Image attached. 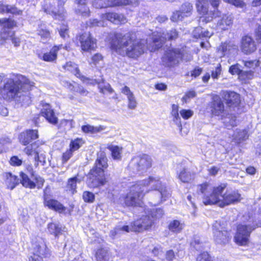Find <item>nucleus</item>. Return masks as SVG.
Segmentation results:
<instances>
[{
	"mask_svg": "<svg viewBox=\"0 0 261 261\" xmlns=\"http://www.w3.org/2000/svg\"><path fill=\"white\" fill-rule=\"evenodd\" d=\"M196 261H212L211 256L207 252H204L199 254L197 257Z\"/></svg>",
	"mask_w": 261,
	"mask_h": 261,
	"instance_id": "052dcab7",
	"label": "nucleus"
},
{
	"mask_svg": "<svg viewBox=\"0 0 261 261\" xmlns=\"http://www.w3.org/2000/svg\"><path fill=\"white\" fill-rule=\"evenodd\" d=\"M107 162L108 159L104 152L98 153L94 165L89 172L90 187L97 188L106 184L107 181L105 175V170L108 166Z\"/></svg>",
	"mask_w": 261,
	"mask_h": 261,
	"instance_id": "7ed1b4c3",
	"label": "nucleus"
},
{
	"mask_svg": "<svg viewBox=\"0 0 261 261\" xmlns=\"http://www.w3.org/2000/svg\"><path fill=\"white\" fill-rule=\"evenodd\" d=\"M110 1L111 0H94L93 2V6L96 8L111 7Z\"/></svg>",
	"mask_w": 261,
	"mask_h": 261,
	"instance_id": "de8ad7c7",
	"label": "nucleus"
},
{
	"mask_svg": "<svg viewBox=\"0 0 261 261\" xmlns=\"http://www.w3.org/2000/svg\"><path fill=\"white\" fill-rule=\"evenodd\" d=\"M221 74V66L219 64L217 67H216L215 70L212 72V77L214 80L218 79L220 74Z\"/></svg>",
	"mask_w": 261,
	"mask_h": 261,
	"instance_id": "680f3d73",
	"label": "nucleus"
},
{
	"mask_svg": "<svg viewBox=\"0 0 261 261\" xmlns=\"http://www.w3.org/2000/svg\"><path fill=\"white\" fill-rule=\"evenodd\" d=\"M82 180V179L79 177V175L68 179L66 186L67 190L74 194L76 192L77 183H80Z\"/></svg>",
	"mask_w": 261,
	"mask_h": 261,
	"instance_id": "7c9ffc66",
	"label": "nucleus"
},
{
	"mask_svg": "<svg viewBox=\"0 0 261 261\" xmlns=\"http://www.w3.org/2000/svg\"><path fill=\"white\" fill-rule=\"evenodd\" d=\"M66 0H58L59 9L57 10L53 5L46 6L44 7V11L49 14L51 15L55 19L63 20L65 17V12L62 8Z\"/></svg>",
	"mask_w": 261,
	"mask_h": 261,
	"instance_id": "dca6fc26",
	"label": "nucleus"
},
{
	"mask_svg": "<svg viewBox=\"0 0 261 261\" xmlns=\"http://www.w3.org/2000/svg\"><path fill=\"white\" fill-rule=\"evenodd\" d=\"M178 32L175 29H172L166 34L161 33H154L151 39L152 40V50H156L162 47L163 43L166 40L175 39L178 37Z\"/></svg>",
	"mask_w": 261,
	"mask_h": 261,
	"instance_id": "9d476101",
	"label": "nucleus"
},
{
	"mask_svg": "<svg viewBox=\"0 0 261 261\" xmlns=\"http://www.w3.org/2000/svg\"><path fill=\"white\" fill-rule=\"evenodd\" d=\"M62 47V45H55L48 53H44L42 56L38 54V57L46 62H54L57 58V53Z\"/></svg>",
	"mask_w": 261,
	"mask_h": 261,
	"instance_id": "5701e85b",
	"label": "nucleus"
},
{
	"mask_svg": "<svg viewBox=\"0 0 261 261\" xmlns=\"http://www.w3.org/2000/svg\"><path fill=\"white\" fill-rule=\"evenodd\" d=\"M145 213L150 216L151 219H153V221L155 219L161 218L164 215V212L161 208H152L150 210H146Z\"/></svg>",
	"mask_w": 261,
	"mask_h": 261,
	"instance_id": "e433bc0d",
	"label": "nucleus"
},
{
	"mask_svg": "<svg viewBox=\"0 0 261 261\" xmlns=\"http://www.w3.org/2000/svg\"><path fill=\"white\" fill-rule=\"evenodd\" d=\"M180 114L184 119H188L193 115L194 112L191 110L182 109L180 111Z\"/></svg>",
	"mask_w": 261,
	"mask_h": 261,
	"instance_id": "6e6d98bb",
	"label": "nucleus"
},
{
	"mask_svg": "<svg viewBox=\"0 0 261 261\" xmlns=\"http://www.w3.org/2000/svg\"><path fill=\"white\" fill-rule=\"evenodd\" d=\"M192 4L189 3H185L181 5L179 11L184 17H188L192 14Z\"/></svg>",
	"mask_w": 261,
	"mask_h": 261,
	"instance_id": "c03bdc74",
	"label": "nucleus"
},
{
	"mask_svg": "<svg viewBox=\"0 0 261 261\" xmlns=\"http://www.w3.org/2000/svg\"><path fill=\"white\" fill-rule=\"evenodd\" d=\"M184 227V224L178 220H173L169 224V229L174 232H179Z\"/></svg>",
	"mask_w": 261,
	"mask_h": 261,
	"instance_id": "37998d69",
	"label": "nucleus"
},
{
	"mask_svg": "<svg viewBox=\"0 0 261 261\" xmlns=\"http://www.w3.org/2000/svg\"><path fill=\"white\" fill-rule=\"evenodd\" d=\"M59 32L62 38L65 39L66 37H68V29L67 25L64 24L61 26Z\"/></svg>",
	"mask_w": 261,
	"mask_h": 261,
	"instance_id": "bf43d9fd",
	"label": "nucleus"
},
{
	"mask_svg": "<svg viewBox=\"0 0 261 261\" xmlns=\"http://www.w3.org/2000/svg\"><path fill=\"white\" fill-rule=\"evenodd\" d=\"M226 188L225 185H221L214 188L210 194L205 195L203 197V202L205 205L218 204L220 206L221 196Z\"/></svg>",
	"mask_w": 261,
	"mask_h": 261,
	"instance_id": "4468645a",
	"label": "nucleus"
},
{
	"mask_svg": "<svg viewBox=\"0 0 261 261\" xmlns=\"http://www.w3.org/2000/svg\"><path fill=\"white\" fill-rule=\"evenodd\" d=\"M111 47L119 54L132 58H137L144 54L147 49L151 51L152 48L148 46L147 40L134 39L129 33L124 35L121 33L115 34L111 42Z\"/></svg>",
	"mask_w": 261,
	"mask_h": 261,
	"instance_id": "f257e3e1",
	"label": "nucleus"
},
{
	"mask_svg": "<svg viewBox=\"0 0 261 261\" xmlns=\"http://www.w3.org/2000/svg\"><path fill=\"white\" fill-rule=\"evenodd\" d=\"M210 189V186L207 182L204 183L201 185H199L197 186V192H200L201 193L203 194L204 195L203 196H205V194L208 195V194H207V192L208 190Z\"/></svg>",
	"mask_w": 261,
	"mask_h": 261,
	"instance_id": "5fc2aeb1",
	"label": "nucleus"
},
{
	"mask_svg": "<svg viewBox=\"0 0 261 261\" xmlns=\"http://www.w3.org/2000/svg\"><path fill=\"white\" fill-rule=\"evenodd\" d=\"M243 62L244 66L248 68H252L254 66L257 67L259 66L260 64V61L259 60L243 61Z\"/></svg>",
	"mask_w": 261,
	"mask_h": 261,
	"instance_id": "e2e57ef3",
	"label": "nucleus"
},
{
	"mask_svg": "<svg viewBox=\"0 0 261 261\" xmlns=\"http://www.w3.org/2000/svg\"><path fill=\"white\" fill-rule=\"evenodd\" d=\"M20 176L21 177L20 182L24 187L30 188H34L36 187L35 184L31 180L28 175L21 172Z\"/></svg>",
	"mask_w": 261,
	"mask_h": 261,
	"instance_id": "ea45409f",
	"label": "nucleus"
},
{
	"mask_svg": "<svg viewBox=\"0 0 261 261\" xmlns=\"http://www.w3.org/2000/svg\"><path fill=\"white\" fill-rule=\"evenodd\" d=\"M241 195L236 191L226 192L221 196L220 206L224 207L226 205L233 204L240 200Z\"/></svg>",
	"mask_w": 261,
	"mask_h": 261,
	"instance_id": "f3484780",
	"label": "nucleus"
},
{
	"mask_svg": "<svg viewBox=\"0 0 261 261\" xmlns=\"http://www.w3.org/2000/svg\"><path fill=\"white\" fill-rule=\"evenodd\" d=\"M241 49L246 54L254 52L256 49L255 42L250 37L244 36L242 39Z\"/></svg>",
	"mask_w": 261,
	"mask_h": 261,
	"instance_id": "6ab92c4d",
	"label": "nucleus"
},
{
	"mask_svg": "<svg viewBox=\"0 0 261 261\" xmlns=\"http://www.w3.org/2000/svg\"><path fill=\"white\" fill-rule=\"evenodd\" d=\"M41 114L50 123L57 124L58 118L56 116L54 110L51 109L50 105L45 103L43 105L41 111Z\"/></svg>",
	"mask_w": 261,
	"mask_h": 261,
	"instance_id": "a211bd4d",
	"label": "nucleus"
},
{
	"mask_svg": "<svg viewBox=\"0 0 261 261\" xmlns=\"http://www.w3.org/2000/svg\"><path fill=\"white\" fill-rule=\"evenodd\" d=\"M248 137V133L246 130H239L238 132L235 136L234 139L237 141L240 142L245 140Z\"/></svg>",
	"mask_w": 261,
	"mask_h": 261,
	"instance_id": "8fccbe9b",
	"label": "nucleus"
},
{
	"mask_svg": "<svg viewBox=\"0 0 261 261\" xmlns=\"http://www.w3.org/2000/svg\"><path fill=\"white\" fill-rule=\"evenodd\" d=\"M225 2L231 4L233 5L239 7H243L244 6V3L241 0H224Z\"/></svg>",
	"mask_w": 261,
	"mask_h": 261,
	"instance_id": "69168bd1",
	"label": "nucleus"
},
{
	"mask_svg": "<svg viewBox=\"0 0 261 261\" xmlns=\"http://www.w3.org/2000/svg\"><path fill=\"white\" fill-rule=\"evenodd\" d=\"M153 223V220L151 219L150 216L148 215V214H146L132 223L130 227L127 225H124L116 228L115 232V233H119L120 231L141 232L151 228Z\"/></svg>",
	"mask_w": 261,
	"mask_h": 261,
	"instance_id": "423d86ee",
	"label": "nucleus"
},
{
	"mask_svg": "<svg viewBox=\"0 0 261 261\" xmlns=\"http://www.w3.org/2000/svg\"><path fill=\"white\" fill-rule=\"evenodd\" d=\"M253 72L251 71H243L241 74L240 79L245 80L246 79H251L253 77Z\"/></svg>",
	"mask_w": 261,
	"mask_h": 261,
	"instance_id": "0e129e2a",
	"label": "nucleus"
},
{
	"mask_svg": "<svg viewBox=\"0 0 261 261\" xmlns=\"http://www.w3.org/2000/svg\"><path fill=\"white\" fill-rule=\"evenodd\" d=\"M152 160L150 156L143 154L133 158L128 165L129 169L137 173L146 170L151 166Z\"/></svg>",
	"mask_w": 261,
	"mask_h": 261,
	"instance_id": "6e6552de",
	"label": "nucleus"
},
{
	"mask_svg": "<svg viewBox=\"0 0 261 261\" xmlns=\"http://www.w3.org/2000/svg\"><path fill=\"white\" fill-rule=\"evenodd\" d=\"M236 46L230 44L223 43L217 48V56L220 58H222L226 55L230 54L233 51H236Z\"/></svg>",
	"mask_w": 261,
	"mask_h": 261,
	"instance_id": "a878e982",
	"label": "nucleus"
},
{
	"mask_svg": "<svg viewBox=\"0 0 261 261\" xmlns=\"http://www.w3.org/2000/svg\"><path fill=\"white\" fill-rule=\"evenodd\" d=\"M171 115L173 117V122L178 126L179 130L181 131L182 129V126L180 118L179 116L178 106L177 105L173 104L172 105Z\"/></svg>",
	"mask_w": 261,
	"mask_h": 261,
	"instance_id": "2f4dec72",
	"label": "nucleus"
},
{
	"mask_svg": "<svg viewBox=\"0 0 261 261\" xmlns=\"http://www.w3.org/2000/svg\"><path fill=\"white\" fill-rule=\"evenodd\" d=\"M233 21V17L231 14H223L221 18L218 21L217 27L222 30H228Z\"/></svg>",
	"mask_w": 261,
	"mask_h": 261,
	"instance_id": "b1692460",
	"label": "nucleus"
},
{
	"mask_svg": "<svg viewBox=\"0 0 261 261\" xmlns=\"http://www.w3.org/2000/svg\"><path fill=\"white\" fill-rule=\"evenodd\" d=\"M195 172L189 168H184L178 173V178L182 182L190 183L195 177Z\"/></svg>",
	"mask_w": 261,
	"mask_h": 261,
	"instance_id": "412c9836",
	"label": "nucleus"
},
{
	"mask_svg": "<svg viewBox=\"0 0 261 261\" xmlns=\"http://www.w3.org/2000/svg\"><path fill=\"white\" fill-rule=\"evenodd\" d=\"M97 261H113L112 257L105 249L98 250L96 254Z\"/></svg>",
	"mask_w": 261,
	"mask_h": 261,
	"instance_id": "c9c22d12",
	"label": "nucleus"
},
{
	"mask_svg": "<svg viewBox=\"0 0 261 261\" xmlns=\"http://www.w3.org/2000/svg\"><path fill=\"white\" fill-rule=\"evenodd\" d=\"M82 49L89 51L96 47V39L93 38L89 32L85 33L79 36Z\"/></svg>",
	"mask_w": 261,
	"mask_h": 261,
	"instance_id": "2eb2a0df",
	"label": "nucleus"
},
{
	"mask_svg": "<svg viewBox=\"0 0 261 261\" xmlns=\"http://www.w3.org/2000/svg\"><path fill=\"white\" fill-rule=\"evenodd\" d=\"M24 152L29 155L34 154L35 160L37 161H40L39 160V154L41 152V148L39 146L38 143L35 142L28 146L24 148Z\"/></svg>",
	"mask_w": 261,
	"mask_h": 261,
	"instance_id": "cd10ccee",
	"label": "nucleus"
},
{
	"mask_svg": "<svg viewBox=\"0 0 261 261\" xmlns=\"http://www.w3.org/2000/svg\"><path fill=\"white\" fill-rule=\"evenodd\" d=\"M184 57V50L178 48L169 49L166 51L162 57V63L167 67H172L179 63Z\"/></svg>",
	"mask_w": 261,
	"mask_h": 261,
	"instance_id": "9b49d317",
	"label": "nucleus"
},
{
	"mask_svg": "<svg viewBox=\"0 0 261 261\" xmlns=\"http://www.w3.org/2000/svg\"><path fill=\"white\" fill-rule=\"evenodd\" d=\"M63 68L73 73L77 77H80L81 75L77 65L74 62L71 61L68 62L65 65H63Z\"/></svg>",
	"mask_w": 261,
	"mask_h": 261,
	"instance_id": "f704fd0d",
	"label": "nucleus"
},
{
	"mask_svg": "<svg viewBox=\"0 0 261 261\" xmlns=\"http://www.w3.org/2000/svg\"><path fill=\"white\" fill-rule=\"evenodd\" d=\"M225 98L227 102L231 105H236L240 102V96L234 92H227L225 95Z\"/></svg>",
	"mask_w": 261,
	"mask_h": 261,
	"instance_id": "473e14b6",
	"label": "nucleus"
},
{
	"mask_svg": "<svg viewBox=\"0 0 261 261\" xmlns=\"http://www.w3.org/2000/svg\"><path fill=\"white\" fill-rule=\"evenodd\" d=\"M131 3L130 0H111V7L122 6L129 5Z\"/></svg>",
	"mask_w": 261,
	"mask_h": 261,
	"instance_id": "864d4df0",
	"label": "nucleus"
},
{
	"mask_svg": "<svg viewBox=\"0 0 261 261\" xmlns=\"http://www.w3.org/2000/svg\"><path fill=\"white\" fill-rule=\"evenodd\" d=\"M184 17L180 11H176L173 13L170 19L172 21L177 22L179 20H181Z\"/></svg>",
	"mask_w": 261,
	"mask_h": 261,
	"instance_id": "13d9d810",
	"label": "nucleus"
},
{
	"mask_svg": "<svg viewBox=\"0 0 261 261\" xmlns=\"http://www.w3.org/2000/svg\"><path fill=\"white\" fill-rule=\"evenodd\" d=\"M38 138V132L37 130H28L25 132L21 133L19 137L20 143L23 145H27L32 140Z\"/></svg>",
	"mask_w": 261,
	"mask_h": 261,
	"instance_id": "aec40b11",
	"label": "nucleus"
},
{
	"mask_svg": "<svg viewBox=\"0 0 261 261\" xmlns=\"http://www.w3.org/2000/svg\"><path fill=\"white\" fill-rule=\"evenodd\" d=\"M223 122L225 127L228 129H230L232 127L237 125V119L234 116L228 115L223 119Z\"/></svg>",
	"mask_w": 261,
	"mask_h": 261,
	"instance_id": "58836bf2",
	"label": "nucleus"
},
{
	"mask_svg": "<svg viewBox=\"0 0 261 261\" xmlns=\"http://www.w3.org/2000/svg\"><path fill=\"white\" fill-rule=\"evenodd\" d=\"M121 92L127 97L128 108L130 109H135L137 107V102L133 93L130 91V89L127 86H124L122 88Z\"/></svg>",
	"mask_w": 261,
	"mask_h": 261,
	"instance_id": "bb28decb",
	"label": "nucleus"
},
{
	"mask_svg": "<svg viewBox=\"0 0 261 261\" xmlns=\"http://www.w3.org/2000/svg\"><path fill=\"white\" fill-rule=\"evenodd\" d=\"M108 148L111 151L112 156L114 160H119L121 158L122 148L118 146L111 145Z\"/></svg>",
	"mask_w": 261,
	"mask_h": 261,
	"instance_id": "79ce46f5",
	"label": "nucleus"
},
{
	"mask_svg": "<svg viewBox=\"0 0 261 261\" xmlns=\"http://www.w3.org/2000/svg\"><path fill=\"white\" fill-rule=\"evenodd\" d=\"M243 70L240 68V65L239 64H236L231 66L229 69V72L232 75L237 74L239 75V78H241V74Z\"/></svg>",
	"mask_w": 261,
	"mask_h": 261,
	"instance_id": "09e8293b",
	"label": "nucleus"
},
{
	"mask_svg": "<svg viewBox=\"0 0 261 261\" xmlns=\"http://www.w3.org/2000/svg\"><path fill=\"white\" fill-rule=\"evenodd\" d=\"M105 129V127L102 126H93L92 125L87 124L82 126V130L85 133H95L100 132Z\"/></svg>",
	"mask_w": 261,
	"mask_h": 261,
	"instance_id": "a19ab883",
	"label": "nucleus"
},
{
	"mask_svg": "<svg viewBox=\"0 0 261 261\" xmlns=\"http://www.w3.org/2000/svg\"><path fill=\"white\" fill-rule=\"evenodd\" d=\"M145 195L144 189L138 184L131 187L130 192L124 198V203L127 206H140L141 200Z\"/></svg>",
	"mask_w": 261,
	"mask_h": 261,
	"instance_id": "1a4fd4ad",
	"label": "nucleus"
},
{
	"mask_svg": "<svg viewBox=\"0 0 261 261\" xmlns=\"http://www.w3.org/2000/svg\"><path fill=\"white\" fill-rule=\"evenodd\" d=\"M255 228L254 226L239 225L234 238L235 242L240 245L247 244L250 234Z\"/></svg>",
	"mask_w": 261,
	"mask_h": 261,
	"instance_id": "ddd939ff",
	"label": "nucleus"
},
{
	"mask_svg": "<svg viewBox=\"0 0 261 261\" xmlns=\"http://www.w3.org/2000/svg\"><path fill=\"white\" fill-rule=\"evenodd\" d=\"M196 4L197 10L200 14L203 15L200 17L202 21L206 22L211 21L213 18L220 16V12L218 10H214V11H210L208 13V8L206 5L207 0H196Z\"/></svg>",
	"mask_w": 261,
	"mask_h": 261,
	"instance_id": "f8f14e48",
	"label": "nucleus"
},
{
	"mask_svg": "<svg viewBox=\"0 0 261 261\" xmlns=\"http://www.w3.org/2000/svg\"><path fill=\"white\" fill-rule=\"evenodd\" d=\"M70 149H71L72 151L77 150L80 147V140H75L72 141L70 144Z\"/></svg>",
	"mask_w": 261,
	"mask_h": 261,
	"instance_id": "774afa93",
	"label": "nucleus"
},
{
	"mask_svg": "<svg viewBox=\"0 0 261 261\" xmlns=\"http://www.w3.org/2000/svg\"><path fill=\"white\" fill-rule=\"evenodd\" d=\"M6 183L8 185V187L11 190H12L16 185H18L19 182V179L16 176L12 175L10 173H6Z\"/></svg>",
	"mask_w": 261,
	"mask_h": 261,
	"instance_id": "4c0bfd02",
	"label": "nucleus"
},
{
	"mask_svg": "<svg viewBox=\"0 0 261 261\" xmlns=\"http://www.w3.org/2000/svg\"><path fill=\"white\" fill-rule=\"evenodd\" d=\"M34 86V82L23 75H18L14 79H7L4 87L0 89V92L4 99H15L23 104L28 105L31 102L28 92Z\"/></svg>",
	"mask_w": 261,
	"mask_h": 261,
	"instance_id": "f03ea898",
	"label": "nucleus"
},
{
	"mask_svg": "<svg viewBox=\"0 0 261 261\" xmlns=\"http://www.w3.org/2000/svg\"><path fill=\"white\" fill-rule=\"evenodd\" d=\"M10 163L13 166H20L22 164V161L17 156H13L11 158Z\"/></svg>",
	"mask_w": 261,
	"mask_h": 261,
	"instance_id": "338daca9",
	"label": "nucleus"
},
{
	"mask_svg": "<svg viewBox=\"0 0 261 261\" xmlns=\"http://www.w3.org/2000/svg\"><path fill=\"white\" fill-rule=\"evenodd\" d=\"M38 35L41 36L43 40H47L50 37V33L48 30L46 29L41 28L38 30Z\"/></svg>",
	"mask_w": 261,
	"mask_h": 261,
	"instance_id": "4d7b16f0",
	"label": "nucleus"
},
{
	"mask_svg": "<svg viewBox=\"0 0 261 261\" xmlns=\"http://www.w3.org/2000/svg\"><path fill=\"white\" fill-rule=\"evenodd\" d=\"M98 88L99 89L100 92L102 93H105L107 92L111 93L113 91V89L111 88L110 85L108 83H99L98 84Z\"/></svg>",
	"mask_w": 261,
	"mask_h": 261,
	"instance_id": "603ef678",
	"label": "nucleus"
},
{
	"mask_svg": "<svg viewBox=\"0 0 261 261\" xmlns=\"http://www.w3.org/2000/svg\"><path fill=\"white\" fill-rule=\"evenodd\" d=\"M140 187L144 189L145 194L150 190L156 191L158 196V202L160 200H165L170 196V193L165 185L162 184L159 177L149 176L148 178L140 181L137 183Z\"/></svg>",
	"mask_w": 261,
	"mask_h": 261,
	"instance_id": "20e7f679",
	"label": "nucleus"
},
{
	"mask_svg": "<svg viewBox=\"0 0 261 261\" xmlns=\"http://www.w3.org/2000/svg\"><path fill=\"white\" fill-rule=\"evenodd\" d=\"M44 204L48 206V208L60 212L65 210V207L61 203L54 199H47L45 198L44 200Z\"/></svg>",
	"mask_w": 261,
	"mask_h": 261,
	"instance_id": "c85d7f7f",
	"label": "nucleus"
},
{
	"mask_svg": "<svg viewBox=\"0 0 261 261\" xmlns=\"http://www.w3.org/2000/svg\"><path fill=\"white\" fill-rule=\"evenodd\" d=\"M102 18L116 24L124 23L126 22V19L123 15L114 12L103 14L102 15Z\"/></svg>",
	"mask_w": 261,
	"mask_h": 261,
	"instance_id": "4be33fe9",
	"label": "nucleus"
},
{
	"mask_svg": "<svg viewBox=\"0 0 261 261\" xmlns=\"http://www.w3.org/2000/svg\"><path fill=\"white\" fill-rule=\"evenodd\" d=\"M87 0H79L78 8L76 11L82 14L83 16L87 17L89 15L90 10L86 6Z\"/></svg>",
	"mask_w": 261,
	"mask_h": 261,
	"instance_id": "72a5a7b5",
	"label": "nucleus"
},
{
	"mask_svg": "<svg viewBox=\"0 0 261 261\" xmlns=\"http://www.w3.org/2000/svg\"><path fill=\"white\" fill-rule=\"evenodd\" d=\"M48 250L45 243L41 241L36 244L34 247L33 254L39 255L42 257L45 256L47 254Z\"/></svg>",
	"mask_w": 261,
	"mask_h": 261,
	"instance_id": "c756f323",
	"label": "nucleus"
},
{
	"mask_svg": "<svg viewBox=\"0 0 261 261\" xmlns=\"http://www.w3.org/2000/svg\"><path fill=\"white\" fill-rule=\"evenodd\" d=\"M214 241L217 244L224 245L228 243L231 238L230 232L228 231L224 223L216 221L212 226Z\"/></svg>",
	"mask_w": 261,
	"mask_h": 261,
	"instance_id": "0eeeda50",
	"label": "nucleus"
},
{
	"mask_svg": "<svg viewBox=\"0 0 261 261\" xmlns=\"http://www.w3.org/2000/svg\"><path fill=\"white\" fill-rule=\"evenodd\" d=\"M212 113L216 116H219L224 112V105L219 97L214 98L211 106Z\"/></svg>",
	"mask_w": 261,
	"mask_h": 261,
	"instance_id": "393cba45",
	"label": "nucleus"
},
{
	"mask_svg": "<svg viewBox=\"0 0 261 261\" xmlns=\"http://www.w3.org/2000/svg\"><path fill=\"white\" fill-rule=\"evenodd\" d=\"M48 229L49 232L55 237H58V235L61 233V227L59 225L54 223H50L48 225Z\"/></svg>",
	"mask_w": 261,
	"mask_h": 261,
	"instance_id": "a18cd8bd",
	"label": "nucleus"
},
{
	"mask_svg": "<svg viewBox=\"0 0 261 261\" xmlns=\"http://www.w3.org/2000/svg\"><path fill=\"white\" fill-rule=\"evenodd\" d=\"M0 24L2 27L0 32V45L11 41L14 46H19L20 43V39L15 36V32L12 30L16 25L15 21L10 19L3 18L0 19Z\"/></svg>",
	"mask_w": 261,
	"mask_h": 261,
	"instance_id": "39448f33",
	"label": "nucleus"
},
{
	"mask_svg": "<svg viewBox=\"0 0 261 261\" xmlns=\"http://www.w3.org/2000/svg\"><path fill=\"white\" fill-rule=\"evenodd\" d=\"M82 196L84 201L86 202L93 203L95 200V195L91 192L84 191Z\"/></svg>",
	"mask_w": 261,
	"mask_h": 261,
	"instance_id": "3c124183",
	"label": "nucleus"
},
{
	"mask_svg": "<svg viewBox=\"0 0 261 261\" xmlns=\"http://www.w3.org/2000/svg\"><path fill=\"white\" fill-rule=\"evenodd\" d=\"M11 143L9 138H3L0 139V153L6 152Z\"/></svg>",
	"mask_w": 261,
	"mask_h": 261,
	"instance_id": "49530a36",
	"label": "nucleus"
}]
</instances>
